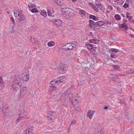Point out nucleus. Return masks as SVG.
I'll list each match as a JSON object with an SVG mask.
<instances>
[{
  "label": "nucleus",
  "mask_w": 134,
  "mask_h": 134,
  "mask_svg": "<svg viewBox=\"0 0 134 134\" xmlns=\"http://www.w3.org/2000/svg\"><path fill=\"white\" fill-rule=\"evenodd\" d=\"M20 79L17 77L14 81L12 85V87L13 90L17 91L21 87V85Z\"/></svg>",
  "instance_id": "obj_1"
},
{
  "label": "nucleus",
  "mask_w": 134,
  "mask_h": 134,
  "mask_svg": "<svg viewBox=\"0 0 134 134\" xmlns=\"http://www.w3.org/2000/svg\"><path fill=\"white\" fill-rule=\"evenodd\" d=\"M126 72L128 74L134 73V69H127L126 70Z\"/></svg>",
  "instance_id": "obj_18"
},
{
  "label": "nucleus",
  "mask_w": 134,
  "mask_h": 134,
  "mask_svg": "<svg viewBox=\"0 0 134 134\" xmlns=\"http://www.w3.org/2000/svg\"><path fill=\"white\" fill-rule=\"evenodd\" d=\"M76 121L75 120H74L71 121L70 125H72V124H75L76 123Z\"/></svg>",
  "instance_id": "obj_45"
},
{
  "label": "nucleus",
  "mask_w": 134,
  "mask_h": 134,
  "mask_svg": "<svg viewBox=\"0 0 134 134\" xmlns=\"http://www.w3.org/2000/svg\"><path fill=\"white\" fill-rule=\"evenodd\" d=\"M55 25L57 26H60L62 24V21L59 19L53 20V21Z\"/></svg>",
  "instance_id": "obj_8"
},
{
  "label": "nucleus",
  "mask_w": 134,
  "mask_h": 134,
  "mask_svg": "<svg viewBox=\"0 0 134 134\" xmlns=\"http://www.w3.org/2000/svg\"><path fill=\"white\" fill-rule=\"evenodd\" d=\"M55 112L51 111H49L46 116L47 118L52 120L54 118Z\"/></svg>",
  "instance_id": "obj_7"
},
{
  "label": "nucleus",
  "mask_w": 134,
  "mask_h": 134,
  "mask_svg": "<svg viewBox=\"0 0 134 134\" xmlns=\"http://www.w3.org/2000/svg\"><path fill=\"white\" fill-rule=\"evenodd\" d=\"M122 27L126 30L127 29V24L125 23H123L122 26Z\"/></svg>",
  "instance_id": "obj_35"
},
{
  "label": "nucleus",
  "mask_w": 134,
  "mask_h": 134,
  "mask_svg": "<svg viewBox=\"0 0 134 134\" xmlns=\"http://www.w3.org/2000/svg\"><path fill=\"white\" fill-rule=\"evenodd\" d=\"M111 75L112 76L111 80L112 81L115 80V77H116L117 76L116 75H114L113 74H112Z\"/></svg>",
  "instance_id": "obj_37"
},
{
  "label": "nucleus",
  "mask_w": 134,
  "mask_h": 134,
  "mask_svg": "<svg viewBox=\"0 0 134 134\" xmlns=\"http://www.w3.org/2000/svg\"><path fill=\"white\" fill-rule=\"evenodd\" d=\"M79 13L80 15H84L85 14V12L83 10H80Z\"/></svg>",
  "instance_id": "obj_33"
},
{
  "label": "nucleus",
  "mask_w": 134,
  "mask_h": 134,
  "mask_svg": "<svg viewBox=\"0 0 134 134\" xmlns=\"http://www.w3.org/2000/svg\"><path fill=\"white\" fill-rule=\"evenodd\" d=\"M129 12H126V16L127 18L129 17Z\"/></svg>",
  "instance_id": "obj_53"
},
{
  "label": "nucleus",
  "mask_w": 134,
  "mask_h": 134,
  "mask_svg": "<svg viewBox=\"0 0 134 134\" xmlns=\"http://www.w3.org/2000/svg\"><path fill=\"white\" fill-rule=\"evenodd\" d=\"M13 113L11 111L5 113V116H7L9 119H12L13 116Z\"/></svg>",
  "instance_id": "obj_13"
},
{
  "label": "nucleus",
  "mask_w": 134,
  "mask_h": 134,
  "mask_svg": "<svg viewBox=\"0 0 134 134\" xmlns=\"http://www.w3.org/2000/svg\"><path fill=\"white\" fill-rule=\"evenodd\" d=\"M56 87L55 86H51L49 88L50 90H52L53 91H54L56 90Z\"/></svg>",
  "instance_id": "obj_36"
},
{
  "label": "nucleus",
  "mask_w": 134,
  "mask_h": 134,
  "mask_svg": "<svg viewBox=\"0 0 134 134\" xmlns=\"http://www.w3.org/2000/svg\"><path fill=\"white\" fill-rule=\"evenodd\" d=\"M111 57L112 58H115L116 57V54L115 53H113L111 54L110 55Z\"/></svg>",
  "instance_id": "obj_44"
},
{
  "label": "nucleus",
  "mask_w": 134,
  "mask_h": 134,
  "mask_svg": "<svg viewBox=\"0 0 134 134\" xmlns=\"http://www.w3.org/2000/svg\"><path fill=\"white\" fill-rule=\"evenodd\" d=\"M96 5H97V6L98 7V8H99L100 7V4L99 3L97 4V3H96Z\"/></svg>",
  "instance_id": "obj_54"
},
{
  "label": "nucleus",
  "mask_w": 134,
  "mask_h": 134,
  "mask_svg": "<svg viewBox=\"0 0 134 134\" xmlns=\"http://www.w3.org/2000/svg\"><path fill=\"white\" fill-rule=\"evenodd\" d=\"M10 19L11 21L13 23V25H15V22L13 18V17H11Z\"/></svg>",
  "instance_id": "obj_42"
},
{
  "label": "nucleus",
  "mask_w": 134,
  "mask_h": 134,
  "mask_svg": "<svg viewBox=\"0 0 134 134\" xmlns=\"http://www.w3.org/2000/svg\"><path fill=\"white\" fill-rule=\"evenodd\" d=\"M131 59H132L134 60V57H131Z\"/></svg>",
  "instance_id": "obj_63"
},
{
  "label": "nucleus",
  "mask_w": 134,
  "mask_h": 134,
  "mask_svg": "<svg viewBox=\"0 0 134 134\" xmlns=\"http://www.w3.org/2000/svg\"><path fill=\"white\" fill-rule=\"evenodd\" d=\"M14 14L15 16L19 21H21L25 20V15L23 13L22 10L16 11Z\"/></svg>",
  "instance_id": "obj_2"
},
{
  "label": "nucleus",
  "mask_w": 134,
  "mask_h": 134,
  "mask_svg": "<svg viewBox=\"0 0 134 134\" xmlns=\"http://www.w3.org/2000/svg\"><path fill=\"white\" fill-rule=\"evenodd\" d=\"M92 8L97 12H99L98 9L97 8L95 5L94 6V7H92Z\"/></svg>",
  "instance_id": "obj_39"
},
{
  "label": "nucleus",
  "mask_w": 134,
  "mask_h": 134,
  "mask_svg": "<svg viewBox=\"0 0 134 134\" xmlns=\"http://www.w3.org/2000/svg\"><path fill=\"white\" fill-rule=\"evenodd\" d=\"M100 7L99 8L101 10H103L104 9V6L103 5L100 4Z\"/></svg>",
  "instance_id": "obj_47"
},
{
  "label": "nucleus",
  "mask_w": 134,
  "mask_h": 134,
  "mask_svg": "<svg viewBox=\"0 0 134 134\" xmlns=\"http://www.w3.org/2000/svg\"><path fill=\"white\" fill-rule=\"evenodd\" d=\"M32 13H36L38 12V10L36 8H33L31 10Z\"/></svg>",
  "instance_id": "obj_38"
},
{
  "label": "nucleus",
  "mask_w": 134,
  "mask_h": 134,
  "mask_svg": "<svg viewBox=\"0 0 134 134\" xmlns=\"http://www.w3.org/2000/svg\"><path fill=\"white\" fill-rule=\"evenodd\" d=\"M48 14V15L50 16L51 15V12L49 10H47Z\"/></svg>",
  "instance_id": "obj_49"
},
{
  "label": "nucleus",
  "mask_w": 134,
  "mask_h": 134,
  "mask_svg": "<svg viewBox=\"0 0 134 134\" xmlns=\"http://www.w3.org/2000/svg\"><path fill=\"white\" fill-rule=\"evenodd\" d=\"M87 61L89 62L90 61V60L91 59L90 56H88V57L87 58Z\"/></svg>",
  "instance_id": "obj_52"
},
{
  "label": "nucleus",
  "mask_w": 134,
  "mask_h": 134,
  "mask_svg": "<svg viewBox=\"0 0 134 134\" xmlns=\"http://www.w3.org/2000/svg\"><path fill=\"white\" fill-rule=\"evenodd\" d=\"M25 115H24L23 116H19L17 119L16 120V122H20L21 120H23V119H24L25 117Z\"/></svg>",
  "instance_id": "obj_20"
},
{
  "label": "nucleus",
  "mask_w": 134,
  "mask_h": 134,
  "mask_svg": "<svg viewBox=\"0 0 134 134\" xmlns=\"http://www.w3.org/2000/svg\"><path fill=\"white\" fill-rule=\"evenodd\" d=\"M108 9L109 10H111L113 9V8L112 6L110 5H109L108 7Z\"/></svg>",
  "instance_id": "obj_51"
},
{
  "label": "nucleus",
  "mask_w": 134,
  "mask_h": 134,
  "mask_svg": "<svg viewBox=\"0 0 134 134\" xmlns=\"http://www.w3.org/2000/svg\"><path fill=\"white\" fill-rule=\"evenodd\" d=\"M62 11L66 15V16L74 15V12L71 9L68 8H64L62 9Z\"/></svg>",
  "instance_id": "obj_5"
},
{
  "label": "nucleus",
  "mask_w": 134,
  "mask_h": 134,
  "mask_svg": "<svg viewBox=\"0 0 134 134\" xmlns=\"http://www.w3.org/2000/svg\"><path fill=\"white\" fill-rule=\"evenodd\" d=\"M19 98L20 100H23L24 97L27 93L28 88L26 87H22L20 91Z\"/></svg>",
  "instance_id": "obj_4"
},
{
  "label": "nucleus",
  "mask_w": 134,
  "mask_h": 134,
  "mask_svg": "<svg viewBox=\"0 0 134 134\" xmlns=\"http://www.w3.org/2000/svg\"><path fill=\"white\" fill-rule=\"evenodd\" d=\"M97 47H94V48L93 47V49H93V50L96 51V49H97Z\"/></svg>",
  "instance_id": "obj_58"
},
{
  "label": "nucleus",
  "mask_w": 134,
  "mask_h": 134,
  "mask_svg": "<svg viewBox=\"0 0 134 134\" xmlns=\"http://www.w3.org/2000/svg\"><path fill=\"white\" fill-rule=\"evenodd\" d=\"M73 44L74 45H75V46H74V47H76V44H77V43H76V42H74L73 43Z\"/></svg>",
  "instance_id": "obj_55"
},
{
  "label": "nucleus",
  "mask_w": 134,
  "mask_h": 134,
  "mask_svg": "<svg viewBox=\"0 0 134 134\" xmlns=\"http://www.w3.org/2000/svg\"><path fill=\"white\" fill-rule=\"evenodd\" d=\"M115 18L117 20H120L121 19L120 16L118 14L115 15Z\"/></svg>",
  "instance_id": "obj_32"
},
{
  "label": "nucleus",
  "mask_w": 134,
  "mask_h": 134,
  "mask_svg": "<svg viewBox=\"0 0 134 134\" xmlns=\"http://www.w3.org/2000/svg\"><path fill=\"white\" fill-rule=\"evenodd\" d=\"M60 0H54L55 2L58 5L59 2Z\"/></svg>",
  "instance_id": "obj_50"
},
{
  "label": "nucleus",
  "mask_w": 134,
  "mask_h": 134,
  "mask_svg": "<svg viewBox=\"0 0 134 134\" xmlns=\"http://www.w3.org/2000/svg\"><path fill=\"white\" fill-rule=\"evenodd\" d=\"M105 23H106L105 24H109V25H110L111 24V23H110V22L109 21H106V22H105Z\"/></svg>",
  "instance_id": "obj_56"
},
{
  "label": "nucleus",
  "mask_w": 134,
  "mask_h": 134,
  "mask_svg": "<svg viewBox=\"0 0 134 134\" xmlns=\"http://www.w3.org/2000/svg\"><path fill=\"white\" fill-rule=\"evenodd\" d=\"M88 4L92 6V7H94L95 6L94 4H93V3H92L89 2L88 3Z\"/></svg>",
  "instance_id": "obj_48"
},
{
  "label": "nucleus",
  "mask_w": 134,
  "mask_h": 134,
  "mask_svg": "<svg viewBox=\"0 0 134 134\" xmlns=\"http://www.w3.org/2000/svg\"><path fill=\"white\" fill-rule=\"evenodd\" d=\"M55 43L53 41H51L48 43V45L49 47H51L53 46Z\"/></svg>",
  "instance_id": "obj_26"
},
{
  "label": "nucleus",
  "mask_w": 134,
  "mask_h": 134,
  "mask_svg": "<svg viewBox=\"0 0 134 134\" xmlns=\"http://www.w3.org/2000/svg\"><path fill=\"white\" fill-rule=\"evenodd\" d=\"M31 132L32 133L31 131L30 132V131L27 129L22 134H33L31 133Z\"/></svg>",
  "instance_id": "obj_25"
},
{
  "label": "nucleus",
  "mask_w": 134,
  "mask_h": 134,
  "mask_svg": "<svg viewBox=\"0 0 134 134\" xmlns=\"http://www.w3.org/2000/svg\"><path fill=\"white\" fill-rule=\"evenodd\" d=\"M61 70L62 71V72L63 73H65V71H66V67L64 64H63L62 65Z\"/></svg>",
  "instance_id": "obj_29"
},
{
  "label": "nucleus",
  "mask_w": 134,
  "mask_h": 134,
  "mask_svg": "<svg viewBox=\"0 0 134 134\" xmlns=\"http://www.w3.org/2000/svg\"><path fill=\"white\" fill-rule=\"evenodd\" d=\"M23 80L25 81H27L29 79V75L27 72L23 74Z\"/></svg>",
  "instance_id": "obj_11"
},
{
  "label": "nucleus",
  "mask_w": 134,
  "mask_h": 134,
  "mask_svg": "<svg viewBox=\"0 0 134 134\" xmlns=\"http://www.w3.org/2000/svg\"><path fill=\"white\" fill-rule=\"evenodd\" d=\"M111 66L112 68L113 69L112 70L113 71L115 70H119V67L118 66L113 65Z\"/></svg>",
  "instance_id": "obj_24"
},
{
  "label": "nucleus",
  "mask_w": 134,
  "mask_h": 134,
  "mask_svg": "<svg viewBox=\"0 0 134 134\" xmlns=\"http://www.w3.org/2000/svg\"><path fill=\"white\" fill-rule=\"evenodd\" d=\"M3 104V103H0V108L1 109V110H3V113H5H5H8L9 111L8 109L9 108L7 106L6 107L4 106V105Z\"/></svg>",
  "instance_id": "obj_6"
},
{
  "label": "nucleus",
  "mask_w": 134,
  "mask_h": 134,
  "mask_svg": "<svg viewBox=\"0 0 134 134\" xmlns=\"http://www.w3.org/2000/svg\"><path fill=\"white\" fill-rule=\"evenodd\" d=\"M71 92V90H70V88H69L67 89V91L65 93V98H68V94H70V92Z\"/></svg>",
  "instance_id": "obj_22"
},
{
  "label": "nucleus",
  "mask_w": 134,
  "mask_h": 134,
  "mask_svg": "<svg viewBox=\"0 0 134 134\" xmlns=\"http://www.w3.org/2000/svg\"><path fill=\"white\" fill-rule=\"evenodd\" d=\"M73 2H74L76 1V0H71Z\"/></svg>",
  "instance_id": "obj_62"
},
{
  "label": "nucleus",
  "mask_w": 134,
  "mask_h": 134,
  "mask_svg": "<svg viewBox=\"0 0 134 134\" xmlns=\"http://www.w3.org/2000/svg\"><path fill=\"white\" fill-rule=\"evenodd\" d=\"M66 47L65 48L66 51L70 50L73 49V48H75V47L74 46H72L71 44V43H67L65 45Z\"/></svg>",
  "instance_id": "obj_10"
},
{
  "label": "nucleus",
  "mask_w": 134,
  "mask_h": 134,
  "mask_svg": "<svg viewBox=\"0 0 134 134\" xmlns=\"http://www.w3.org/2000/svg\"><path fill=\"white\" fill-rule=\"evenodd\" d=\"M26 113L25 111L23 110H19L18 111V114L19 116H21L22 114H24V115H25L26 116L25 114Z\"/></svg>",
  "instance_id": "obj_12"
},
{
  "label": "nucleus",
  "mask_w": 134,
  "mask_h": 134,
  "mask_svg": "<svg viewBox=\"0 0 134 134\" xmlns=\"http://www.w3.org/2000/svg\"><path fill=\"white\" fill-rule=\"evenodd\" d=\"M110 52L112 51L113 52L116 53L118 52L119 51L118 49H115V48H111L109 49Z\"/></svg>",
  "instance_id": "obj_28"
},
{
  "label": "nucleus",
  "mask_w": 134,
  "mask_h": 134,
  "mask_svg": "<svg viewBox=\"0 0 134 134\" xmlns=\"http://www.w3.org/2000/svg\"><path fill=\"white\" fill-rule=\"evenodd\" d=\"M95 112L94 110H89L87 113V116L90 119H91L93 115V114Z\"/></svg>",
  "instance_id": "obj_9"
},
{
  "label": "nucleus",
  "mask_w": 134,
  "mask_h": 134,
  "mask_svg": "<svg viewBox=\"0 0 134 134\" xmlns=\"http://www.w3.org/2000/svg\"><path fill=\"white\" fill-rule=\"evenodd\" d=\"M48 133L47 132H45L44 133V134H48Z\"/></svg>",
  "instance_id": "obj_64"
},
{
  "label": "nucleus",
  "mask_w": 134,
  "mask_h": 134,
  "mask_svg": "<svg viewBox=\"0 0 134 134\" xmlns=\"http://www.w3.org/2000/svg\"><path fill=\"white\" fill-rule=\"evenodd\" d=\"M65 98L64 99V100L62 101V105L63 106H65V105L66 102V100L67 99L66 98Z\"/></svg>",
  "instance_id": "obj_34"
},
{
  "label": "nucleus",
  "mask_w": 134,
  "mask_h": 134,
  "mask_svg": "<svg viewBox=\"0 0 134 134\" xmlns=\"http://www.w3.org/2000/svg\"><path fill=\"white\" fill-rule=\"evenodd\" d=\"M90 42V43L96 44L99 42V41L96 37H94L93 39L91 40Z\"/></svg>",
  "instance_id": "obj_15"
},
{
  "label": "nucleus",
  "mask_w": 134,
  "mask_h": 134,
  "mask_svg": "<svg viewBox=\"0 0 134 134\" xmlns=\"http://www.w3.org/2000/svg\"><path fill=\"white\" fill-rule=\"evenodd\" d=\"M129 19L130 20H131L132 19V17L131 16H129Z\"/></svg>",
  "instance_id": "obj_57"
},
{
  "label": "nucleus",
  "mask_w": 134,
  "mask_h": 134,
  "mask_svg": "<svg viewBox=\"0 0 134 134\" xmlns=\"http://www.w3.org/2000/svg\"><path fill=\"white\" fill-rule=\"evenodd\" d=\"M64 79L65 77L63 76H61L59 78H57V79L58 81V84H59L61 82H63Z\"/></svg>",
  "instance_id": "obj_14"
},
{
  "label": "nucleus",
  "mask_w": 134,
  "mask_h": 134,
  "mask_svg": "<svg viewBox=\"0 0 134 134\" xmlns=\"http://www.w3.org/2000/svg\"><path fill=\"white\" fill-rule=\"evenodd\" d=\"M134 119H132L131 118L129 119V120H130V121H132Z\"/></svg>",
  "instance_id": "obj_61"
},
{
  "label": "nucleus",
  "mask_w": 134,
  "mask_h": 134,
  "mask_svg": "<svg viewBox=\"0 0 134 134\" xmlns=\"http://www.w3.org/2000/svg\"><path fill=\"white\" fill-rule=\"evenodd\" d=\"M94 21L92 20H90L89 21V23L88 26L91 27H92L94 26Z\"/></svg>",
  "instance_id": "obj_19"
},
{
  "label": "nucleus",
  "mask_w": 134,
  "mask_h": 134,
  "mask_svg": "<svg viewBox=\"0 0 134 134\" xmlns=\"http://www.w3.org/2000/svg\"><path fill=\"white\" fill-rule=\"evenodd\" d=\"M104 108V109H107L108 108V107L107 106H105V107Z\"/></svg>",
  "instance_id": "obj_60"
},
{
  "label": "nucleus",
  "mask_w": 134,
  "mask_h": 134,
  "mask_svg": "<svg viewBox=\"0 0 134 134\" xmlns=\"http://www.w3.org/2000/svg\"><path fill=\"white\" fill-rule=\"evenodd\" d=\"M34 5L31 4V3L29 4H28V7L30 8H32L34 7Z\"/></svg>",
  "instance_id": "obj_46"
},
{
  "label": "nucleus",
  "mask_w": 134,
  "mask_h": 134,
  "mask_svg": "<svg viewBox=\"0 0 134 134\" xmlns=\"http://www.w3.org/2000/svg\"><path fill=\"white\" fill-rule=\"evenodd\" d=\"M126 2H131L132 0H126Z\"/></svg>",
  "instance_id": "obj_59"
},
{
  "label": "nucleus",
  "mask_w": 134,
  "mask_h": 134,
  "mask_svg": "<svg viewBox=\"0 0 134 134\" xmlns=\"http://www.w3.org/2000/svg\"><path fill=\"white\" fill-rule=\"evenodd\" d=\"M3 84V80L1 77H0V91L2 90V86Z\"/></svg>",
  "instance_id": "obj_27"
},
{
  "label": "nucleus",
  "mask_w": 134,
  "mask_h": 134,
  "mask_svg": "<svg viewBox=\"0 0 134 134\" xmlns=\"http://www.w3.org/2000/svg\"><path fill=\"white\" fill-rule=\"evenodd\" d=\"M90 18L92 19L95 20H97V18L96 16L92 15H90Z\"/></svg>",
  "instance_id": "obj_31"
},
{
  "label": "nucleus",
  "mask_w": 134,
  "mask_h": 134,
  "mask_svg": "<svg viewBox=\"0 0 134 134\" xmlns=\"http://www.w3.org/2000/svg\"><path fill=\"white\" fill-rule=\"evenodd\" d=\"M15 28V25H13L12 27V30H11V32L12 33H14L15 32V30H14V29Z\"/></svg>",
  "instance_id": "obj_43"
},
{
  "label": "nucleus",
  "mask_w": 134,
  "mask_h": 134,
  "mask_svg": "<svg viewBox=\"0 0 134 134\" xmlns=\"http://www.w3.org/2000/svg\"><path fill=\"white\" fill-rule=\"evenodd\" d=\"M40 14L45 17L47 15L46 12L44 10L40 12Z\"/></svg>",
  "instance_id": "obj_23"
},
{
  "label": "nucleus",
  "mask_w": 134,
  "mask_h": 134,
  "mask_svg": "<svg viewBox=\"0 0 134 134\" xmlns=\"http://www.w3.org/2000/svg\"><path fill=\"white\" fill-rule=\"evenodd\" d=\"M94 46V45L93 44H88L87 45L88 47H90V49H93V47Z\"/></svg>",
  "instance_id": "obj_40"
},
{
  "label": "nucleus",
  "mask_w": 134,
  "mask_h": 134,
  "mask_svg": "<svg viewBox=\"0 0 134 134\" xmlns=\"http://www.w3.org/2000/svg\"><path fill=\"white\" fill-rule=\"evenodd\" d=\"M129 5L127 3H125L124 5H123V7L125 8H126L129 7Z\"/></svg>",
  "instance_id": "obj_41"
},
{
  "label": "nucleus",
  "mask_w": 134,
  "mask_h": 134,
  "mask_svg": "<svg viewBox=\"0 0 134 134\" xmlns=\"http://www.w3.org/2000/svg\"><path fill=\"white\" fill-rule=\"evenodd\" d=\"M79 96L78 94H76V96H74L71 100V102L73 105V106L76 110L78 111H79L80 110V109L79 107V105L77 104V103L78 100L80 99Z\"/></svg>",
  "instance_id": "obj_3"
},
{
  "label": "nucleus",
  "mask_w": 134,
  "mask_h": 134,
  "mask_svg": "<svg viewBox=\"0 0 134 134\" xmlns=\"http://www.w3.org/2000/svg\"><path fill=\"white\" fill-rule=\"evenodd\" d=\"M10 99H11V102H12L15 104L16 103L17 101V97L14 96L13 98H11Z\"/></svg>",
  "instance_id": "obj_21"
},
{
  "label": "nucleus",
  "mask_w": 134,
  "mask_h": 134,
  "mask_svg": "<svg viewBox=\"0 0 134 134\" xmlns=\"http://www.w3.org/2000/svg\"><path fill=\"white\" fill-rule=\"evenodd\" d=\"M58 5H64L65 3V2L64 1L62 0H60L59 2Z\"/></svg>",
  "instance_id": "obj_30"
},
{
  "label": "nucleus",
  "mask_w": 134,
  "mask_h": 134,
  "mask_svg": "<svg viewBox=\"0 0 134 134\" xmlns=\"http://www.w3.org/2000/svg\"><path fill=\"white\" fill-rule=\"evenodd\" d=\"M103 25L102 21H98L96 22L94 24V26L99 27Z\"/></svg>",
  "instance_id": "obj_16"
},
{
  "label": "nucleus",
  "mask_w": 134,
  "mask_h": 134,
  "mask_svg": "<svg viewBox=\"0 0 134 134\" xmlns=\"http://www.w3.org/2000/svg\"><path fill=\"white\" fill-rule=\"evenodd\" d=\"M50 83L52 85H57L59 84L57 79H54L52 81L50 82Z\"/></svg>",
  "instance_id": "obj_17"
}]
</instances>
